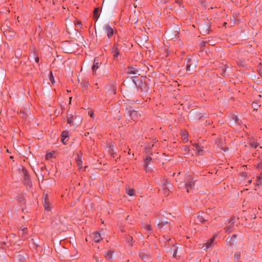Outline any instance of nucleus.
<instances>
[{"label":"nucleus","instance_id":"44","mask_svg":"<svg viewBox=\"0 0 262 262\" xmlns=\"http://www.w3.org/2000/svg\"><path fill=\"white\" fill-rule=\"evenodd\" d=\"M228 150V147H226V148H225V149H224V151H227Z\"/></svg>","mask_w":262,"mask_h":262},{"label":"nucleus","instance_id":"32","mask_svg":"<svg viewBox=\"0 0 262 262\" xmlns=\"http://www.w3.org/2000/svg\"><path fill=\"white\" fill-rule=\"evenodd\" d=\"M73 122V117L70 116L68 117V123L69 124H71Z\"/></svg>","mask_w":262,"mask_h":262},{"label":"nucleus","instance_id":"19","mask_svg":"<svg viewBox=\"0 0 262 262\" xmlns=\"http://www.w3.org/2000/svg\"><path fill=\"white\" fill-rule=\"evenodd\" d=\"M109 95H115L116 93L115 88L113 85H110L108 86V91L107 92Z\"/></svg>","mask_w":262,"mask_h":262},{"label":"nucleus","instance_id":"15","mask_svg":"<svg viewBox=\"0 0 262 262\" xmlns=\"http://www.w3.org/2000/svg\"><path fill=\"white\" fill-rule=\"evenodd\" d=\"M99 68V62L97 60L94 59V64L92 66L93 74H94L96 70Z\"/></svg>","mask_w":262,"mask_h":262},{"label":"nucleus","instance_id":"35","mask_svg":"<svg viewBox=\"0 0 262 262\" xmlns=\"http://www.w3.org/2000/svg\"><path fill=\"white\" fill-rule=\"evenodd\" d=\"M235 217H233L231 219L230 221H229V223L228 224H231L232 225H234V223H235Z\"/></svg>","mask_w":262,"mask_h":262},{"label":"nucleus","instance_id":"33","mask_svg":"<svg viewBox=\"0 0 262 262\" xmlns=\"http://www.w3.org/2000/svg\"><path fill=\"white\" fill-rule=\"evenodd\" d=\"M183 149L184 150V151H185V152H188L190 150V147L189 146H184L183 147Z\"/></svg>","mask_w":262,"mask_h":262},{"label":"nucleus","instance_id":"12","mask_svg":"<svg viewBox=\"0 0 262 262\" xmlns=\"http://www.w3.org/2000/svg\"><path fill=\"white\" fill-rule=\"evenodd\" d=\"M93 238L95 242L99 243L101 241L102 238L101 237L100 233L96 232L94 233Z\"/></svg>","mask_w":262,"mask_h":262},{"label":"nucleus","instance_id":"43","mask_svg":"<svg viewBox=\"0 0 262 262\" xmlns=\"http://www.w3.org/2000/svg\"><path fill=\"white\" fill-rule=\"evenodd\" d=\"M89 115H90V116H91V117H93V114L92 113H89Z\"/></svg>","mask_w":262,"mask_h":262},{"label":"nucleus","instance_id":"4","mask_svg":"<svg viewBox=\"0 0 262 262\" xmlns=\"http://www.w3.org/2000/svg\"><path fill=\"white\" fill-rule=\"evenodd\" d=\"M195 58L191 56H187L184 61V64L186 65V70L187 71H190V67L192 65Z\"/></svg>","mask_w":262,"mask_h":262},{"label":"nucleus","instance_id":"7","mask_svg":"<svg viewBox=\"0 0 262 262\" xmlns=\"http://www.w3.org/2000/svg\"><path fill=\"white\" fill-rule=\"evenodd\" d=\"M24 174V181L25 185L30 186L31 185V182L30 179L29 175L27 170L25 169L23 170Z\"/></svg>","mask_w":262,"mask_h":262},{"label":"nucleus","instance_id":"34","mask_svg":"<svg viewBox=\"0 0 262 262\" xmlns=\"http://www.w3.org/2000/svg\"><path fill=\"white\" fill-rule=\"evenodd\" d=\"M145 229L148 231H151V226L150 225H146L145 226Z\"/></svg>","mask_w":262,"mask_h":262},{"label":"nucleus","instance_id":"18","mask_svg":"<svg viewBox=\"0 0 262 262\" xmlns=\"http://www.w3.org/2000/svg\"><path fill=\"white\" fill-rule=\"evenodd\" d=\"M178 250V247L176 245H173L171 249V252L173 253V257L177 258V253Z\"/></svg>","mask_w":262,"mask_h":262},{"label":"nucleus","instance_id":"10","mask_svg":"<svg viewBox=\"0 0 262 262\" xmlns=\"http://www.w3.org/2000/svg\"><path fill=\"white\" fill-rule=\"evenodd\" d=\"M43 206L46 210L49 211L50 210V202L47 194L43 195Z\"/></svg>","mask_w":262,"mask_h":262},{"label":"nucleus","instance_id":"20","mask_svg":"<svg viewBox=\"0 0 262 262\" xmlns=\"http://www.w3.org/2000/svg\"><path fill=\"white\" fill-rule=\"evenodd\" d=\"M192 145L195 148V150L198 151V153H200L201 151L203 150V146H200L196 143L193 144Z\"/></svg>","mask_w":262,"mask_h":262},{"label":"nucleus","instance_id":"5","mask_svg":"<svg viewBox=\"0 0 262 262\" xmlns=\"http://www.w3.org/2000/svg\"><path fill=\"white\" fill-rule=\"evenodd\" d=\"M104 31L107 34L108 38H110L114 34L113 28L109 24H105L103 27Z\"/></svg>","mask_w":262,"mask_h":262},{"label":"nucleus","instance_id":"16","mask_svg":"<svg viewBox=\"0 0 262 262\" xmlns=\"http://www.w3.org/2000/svg\"><path fill=\"white\" fill-rule=\"evenodd\" d=\"M226 241H227L228 245H229L230 246H232L236 243V240L235 239H233V238H231V237H228Z\"/></svg>","mask_w":262,"mask_h":262},{"label":"nucleus","instance_id":"17","mask_svg":"<svg viewBox=\"0 0 262 262\" xmlns=\"http://www.w3.org/2000/svg\"><path fill=\"white\" fill-rule=\"evenodd\" d=\"M163 186L164 187V189H169L170 186H171V184L168 179H165L164 180L163 182Z\"/></svg>","mask_w":262,"mask_h":262},{"label":"nucleus","instance_id":"41","mask_svg":"<svg viewBox=\"0 0 262 262\" xmlns=\"http://www.w3.org/2000/svg\"><path fill=\"white\" fill-rule=\"evenodd\" d=\"M236 237H237V235L235 234H234L232 235V236L231 237L233 238V239H235L236 240Z\"/></svg>","mask_w":262,"mask_h":262},{"label":"nucleus","instance_id":"39","mask_svg":"<svg viewBox=\"0 0 262 262\" xmlns=\"http://www.w3.org/2000/svg\"><path fill=\"white\" fill-rule=\"evenodd\" d=\"M35 61L37 63L39 62V57H38V56L35 57Z\"/></svg>","mask_w":262,"mask_h":262},{"label":"nucleus","instance_id":"31","mask_svg":"<svg viewBox=\"0 0 262 262\" xmlns=\"http://www.w3.org/2000/svg\"><path fill=\"white\" fill-rule=\"evenodd\" d=\"M68 133L66 132H63L62 133V142L64 144V140L66 138H67L68 136Z\"/></svg>","mask_w":262,"mask_h":262},{"label":"nucleus","instance_id":"37","mask_svg":"<svg viewBox=\"0 0 262 262\" xmlns=\"http://www.w3.org/2000/svg\"><path fill=\"white\" fill-rule=\"evenodd\" d=\"M126 239L127 241V242L129 243L133 241V238L132 236H128Z\"/></svg>","mask_w":262,"mask_h":262},{"label":"nucleus","instance_id":"11","mask_svg":"<svg viewBox=\"0 0 262 262\" xmlns=\"http://www.w3.org/2000/svg\"><path fill=\"white\" fill-rule=\"evenodd\" d=\"M113 254L114 252L110 250L107 252H105L104 254V255L107 259L111 260L113 259Z\"/></svg>","mask_w":262,"mask_h":262},{"label":"nucleus","instance_id":"25","mask_svg":"<svg viewBox=\"0 0 262 262\" xmlns=\"http://www.w3.org/2000/svg\"><path fill=\"white\" fill-rule=\"evenodd\" d=\"M241 257V253L239 252H235L234 254V260L236 262L239 261V258Z\"/></svg>","mask_w":262,"mask_h":262},{"label":"nucleus","instance_id":"40","mask_svg":"<svg viewBox=\"0 0 262 262\" xmlns=\"http://www.w3.org/2000/svg\"><path fill=\"white\" fill-rule=\"evenodd\" d=\"M137 78V77L136 76H134V77H132V80L136 84V82H135V79Z\"/></svg>","mask_w":262,"mask_h":262},{"label":"nucleus","instance_id":"36","mask_svg":"<svg viewBox=\"0 0 262 262\" xmlns=\"http://www.w3.org/2000/svg\"><path fill=\"white\" fill-rule=\"evenodd\" d=\"M82 24L81 23V21H77L76 24V26L77 27H80V28H81L82 27Z\"/></svg>","mask_w":262,"mask_h":262},{"label":"nucleus","instance_id":"24","mask_svg":"<svg viewBox=\"0 0 262 262\" xmlns=\"http://www.w3.org/2000/svg\"><path fill=\"white\" fill-rule=\"evenodd\" d=\"M152 159L150 157L148 156L145 159L144 161V166L147 167L150 162L151 161Z\"/></svg>","mask_w":262,"mask_h":262},{"label":"nucleus","instance_id":"29","mask_svg":"<svg viewBox=\"0 0 262 262\" xmlns=\"http://www.w3.org/2000/svg\"><path fill=\"white\" fill-rule=\"evenodd\" d=\"M49 79L52 84H54L55 82L54 76L52 72H50V73Z\"/></svg>","mask_w":262,"mask_h":262},{"label":"nucleus","instance_id":"47","mask_svg":"<svg viewBox=\"0 0 262 262\" xmlns=\"http://www.w3.org/2000/svg\"><path fill=\"white\" fill-rule=\"evenodd\" d=\"M258 167H260V164H258Z\"/></svg>","mask_w":262,"mask_h":262},{"label":"nucleus","instance_id":"6","mask_svg":"<svg viewBox=\"0 0 262 262\" xmlns=\"http://www.w3.org/2000/svg\"><path fill=\"white\" fill-rule=\"evenodd\" d=\"M208 218L209 216L207 213L204 212H199L196 222L203 223L205 221H207Z\"/></svg>","mask_w":262,"mask_h":262},{"label":"nucleus","instance_id":"30","mask_svg":"<svg viewBox=\"0 0 262 262\" xmlns=\"http://www.w3.org/2000/svg\"><path fill=\"white\" fill-rule=\"evenodd\" d=\"M167 224V221L162 222L158 224V227L159 229L162 228L164 226Z\"/></svg>","mask_w":262,"mask_h":262},{"label":"nucleus","instance_id":"1","mask_svg":"<svg viewBox=\"0 0 262 262\" xmlns=\"http://www.w3.org/2000/svg\"><path fill=\"white\" fill-rule=\"evenodd\" d=\"M196 181L194 178L190 175L186 177V181L184 186L188 193L193 192Z\"/></svg>","mask_w":262,"mask_h":262},{"label":"nucleus","instance_id":"21","mask_svg":"<svg viewBox=\"0 0 262 262\" xmlns=\"http://www.w3.org/2000/svg\"><path fill=\"white\" fill-rule=\"evenodd\" d=\"M76 163L79 168H81L82 165V158L79 155L77 156V158L76 159Z\"/></svg>","mask_w":262,"mask_h":262},{"label":"nucleus","instance_id":"48","mask_svg":"<svg viewBox=\"0 0 262 262\" xmlns=\"http://www.w3.org/2000/svg\"><path fill=\"white\" fill-rule=\"evenodd\" d=\"M140 256L141 257L142 256V254H141V253L140 254Z\"/></svg>","mask_w":262,"mask_h":262},{"label":"nucleus","instance_id":"23","mask_svg":"<svg viewBox=\"0 0 262 262\" xmlns=\"http://www.w3.org/2000/svg\"><path fill=\"white\" fill-rule=\"evenodd\" d=\"M252 107L254 108V110H257L258 108L260 106L261 104L258 101H254L252 103Z\"/></svg>","mask_w":262,"mask_h":262},{"label":"nucleus","instance_id":"8","mask_svg":"<svg viewBox=\"0 0 262 262\" xmlns=\"http://www.w3.org/2000/svg\"><path fill=\"white\" fill-rule=\"evenodd\" d=\"M126 72L128 74H137L139 72V70L133 66L128 67L126 69Z\"/></svg>","mask_w":262,"mask_h":262},{"label":"nucleus","instance_id":"13","mask_svg":"<svg viewBox=\"0 0 262 262\" xmlns=\"http://www.w3.org/2000/svg\"><path fill=\"white\" fill-rule=\"evenodd\" d=\"M100 14H99V8H95L93 11V17L94 19H96V20H97L99 17Z\"/></svg>","mask_w":262,"mask_h":262},{"label":"nucleus","instance_id":"3","mask_svg":"<svg viewBox=\"0 0 262 262\" xmlns=\"http://www.w3.org/2000/svg\"><path fill=\"white\" fill-rule=\"evenodd\" d=\"M126 114L134 120L138 118L139 116H140L137 111L132 110L131 106L127 108Z\"/></svg>","mask_w":262,"mask_h":262},{"label":"nucleus","instance_id":"22","mask_svg":"<svg viewBox=\"0 0 262 262\" xmlns=\"http://www.w3.org/2000/svg\"><path fill=\"white\" fill-rule=\"evenodd\" d=\"M233 226H234V225H232L231 224H229V225L225 227L224 228L225 232H231L233 229Z\"/></svg>","mask_w":262,"mask_h":262},{"label":"nucleus","instance_id":"46","mask_svg":"<svg viewBox=\"0 0 262 262\" xmlns=\"http://www.w3.org/2000/svg\"><path fill=\"white\" fill-rule=\"evenodd\" d=\"M202 117H203L202 116H200V117H199V119H201Z\"/></svg>","mask_w":262,"mask_h":262},{"label":"nucleus","instance_id":"27","mask_svg":"<svg viewBox=\"0 0 262 262\" xmlns=\"http://www.w3.org/2000/svg\"><path fill=\"white\" fill-rule=\"evenodd\" d=\"M126 193L129 196L134 195V190L133 189H127Z\"/></svg>","mask_w":262,"mask_h":262},{"label":"nucleus","instance_id":"2","mask_svg":"<svg viewBox=\"0 0 262 262\" xmlns=\"http://www.w3.org/2000/svg\"><path fill=\"white\" fill-rule=\"evenodd\" d=\"M120 44L118 42H115L111 49V52L113 54V59L114 60H118V56L120 54L119 48L120 47Z\"/></svg>","mask_w":262,"mask_h":262},{"label":"nucleus","instance_id":"42","mask_svg":"<svg viewBox=\"0 0 262 262\" xmlns=\"http://www.w3.org/2000/svg\"><path fill=\"white\" fill-rule=\"evenodd\" d=\"M144 167H145V170L146 172L149 171V168H148V165L147 166V167H146V166H144Z\"/></svg>","mask_w":262,"mask_h":262},{"label":"nucleus","instance_id":"38","mask_svg":"<svg viewBox=\"0 0 262 262\" xmlns=\"http://www.w3.org/2000/svg\"><path fill=\"white\" fill-rule=\"evenodd\" d=\"M94 259H95V260L97 261V262H101L102 261V260L101 259H100L97 256L95 255L94 256Z\"/></svg>","mask_w":262,"mask_h":262},{"label":"nucleus","instance_id":"9","mask_svg":"<svg viewBox=\"0 0 262 262\" xmlns=\"http://www.w3.org/2000/svg\"><path fill=\"white\" fill-rule=\"evenodd\" d=\"M215 236H214L211 238L209 239L203 246V247L205 248V249L206 250L208 248H210L212 247L214 243V241L215 239Z\"/></svg>","mask_w":262,"mask_h":262},{"label":"nucleus","instance_id":"14","mask_svg":"<svg viewBox=\"0 0 262 262\" xmlns=\"http://www.w3.org/2000/svg\"><path fill=\"white\" fill-rule=\"evenodd\" d=\"M27 228L26 227L23 228L18 231L19 236H21L23 238H25V235L27 233Z\"/></svg>","mask_w":262,"mask_h":262},{"label":"nucleus","instance_id":"26","mask_svg":"<svg viewBox=\"0 0 262 262\" xmlns=\"http://www.w3.org/2000/svg\"><path fill=\"white\" fill-rule=\"evenodd\" d=\"M182 137L184 142H187L188 141V135L187 133H183Z\"/></svg>","mask_w":262,"mask_h":262},{"label":"nucleus","instance_id":"45","mask_svg":"<svg viewBox=\"0 0 262 262\" xmlns=\"http://www.w3.org/2000/svg\"><path fill=\"white\" fill-rule=\"evenodd\" d=\"M259 209L262 211V205L259 207Z\"/></svg>","mask_w":262,"mask_h":262},{"label":"nucleus","instance_id":"28","mask_svg":"<svg viewBox=\"0 0 262 262\" xmlns=\"http://www.w3.org/2000/svg\"><path fill=\"white\" fill-rule=\"evenodd\" d=\"M250 145L251 147L254 148H256L258 145V143L254 141L250 142Z\"/></svg>","mask_w":262,"mask_h":262}]
</instances>
